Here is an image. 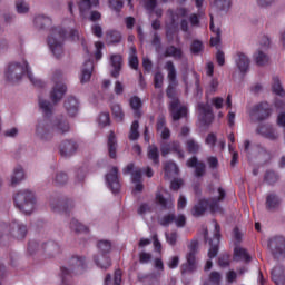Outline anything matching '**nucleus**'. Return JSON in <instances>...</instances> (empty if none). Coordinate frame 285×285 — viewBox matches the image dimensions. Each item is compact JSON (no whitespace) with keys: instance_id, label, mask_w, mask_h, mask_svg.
<instances>
[{"instance_id":"nucleus-1","label":"nucleus","mask_w":285,"mask_h":285,"mask_svg":"<svg viewBox=\"0 0 285 285\" xmlns=\"http://www.w3.org/2000/svg\"><path fill=\"white\" fill-rule=\"evenodd\" d=\"M40 112L42 119H38L35 127V135L41 141H50L55 135H66L70 132V122L63 116L52 117L53 106L50 100L39 98Z\"/></svg>"},{"instance_id":"nucleus-2","label":"nucleus","mask_w":285,"mask_h":285,"mask_svg":"<svg viewBox=\"0 0 285 285\" xmlns=\"http://www.w3.org/2000/svg\"><path fill=\"white\" fill-rule=\"evenodd\" d=\"M23 75H27L28 79L36 88H46V82L32 75L30 66L26 60L21 62H10L4 70V77L10 83H19V81L23 79Z\"/></svg>"},{"instance_id":"nucleus-3","label":"nucleus","mask_w":285,"mask_h":285,"mask_svg":"<svg viewBox=\"0 0 285 285\" xmlns=\"http://www.w3.org/2000/svg\"><path fill=\"white\" fill-rule=\"evenodd\" d=\"M165 68L168 72L167 77L170 83L167 89V96L171 99L169 104V112L173 121H179V119L188 115V107L181 105L179 99L173 97V86H177V70L175 69V65L173 61H167Z\"/></svg>"},{"instance_id":"nucleus-4","label":"nucleus","mask_w":285,"mask_h":285,"mask_svg":"<svg viewBox=\"0 0 285 285\" xmlns=\"http://www.w3.org/2000/svg\"><path fill=\"white\" fill-rule=\"evenodd\" d=\"M16 208H19L24 215H32L37 208V196L30 189H20L13 196Z\"/></svg>"},{"instance_id":"nucleus-5","label":"nucleus","mask_w":285,"mask_h":285,"mask_svg":"<svg viewBox=\"0 0 285 285\" xmlns=\"http://www.w3.org/2000/svg\"><path fill=\"white\" fill-rule=\"evenodd\" d=\"M66 31L61 27H51L47 39L50 52L59 59L63 56V41H66Z\"/></svg>"},{"instance_id":"nucleus-6","label":"nucleus","mask_w":285,"mask_h":285,"mask_svg":"<svg viewBox=\"0 0 285 285\" xmlns=\"http://www.w3.org/2000/svg\"><path fill=\"white\" fill-rule=\"evenodd\" d=\"M217 195V197L209 200H199V203L194 206L191 215H194V217H200V215H204V213H206L208 208L209 210H212V213H222V207L219 206V203L222 202V199H224V197H226V191H224V189L222 188H218Z\"/></svg>"},{"instance_id":"nucleus-7","label":"nucleus","mask_w":285,"mask_h":285,"mask_svg":"<svg viewBox=\"0 0 285 285\" xmlns=\"http://www.w3.org/2000/svg\"><path fill=\"white\" fill-rule=\"evenodd\" d=\"M10 235L16 239H24L28 235V227L17 220L10 224L2 223L0 225V242L1 239H10Z\"/></svg>"},{"instance_id":"nucleus-8","label":"nucleus","mask_w":285,"mask_h":285,"mask_svg":"<svg viewBox=\"0 0 285 285\" xmlns=\"http://www.w3.org/2000/svg\"><path fill=\"white\" fill-rule=\"evenodd\" d=\"M63 73L59 70L51 76V81L55 83L50 91V99L53 104H59L63 99V95L68 92V87L63 83Z\"/></svg>"},{"instance_id":"nucleus-9","label":"nucleus","mask_w":285,"mask_h":285,"mask_svg":"<svg viewBox=\"0 0 285 285\" xmlns=\"http://www.w3.org/2000/svg\"><path fill=\"white\" fill-rule=\"evenodd\" d=\"M97 246L101 255L94 257V262L98 268L107 271V268H110L112 265L110 257L108 256V253H110L112 248V243L109 240H99Z\"/></svg>"},{"instance_id":"nucleus-10","label":"nucleus","mask_w":285,"mask_h":285,"mask_svg":"<svg viewBox=\"0 0 285 285\" xmlns=\"http://www.w3.org/2000/svg\"><path fill=\"white\" fill-rule=\"evenodd\" d=\"M169 14L171 17V23L167 26V39L168 41H173V37L177 33V23L184 17H188V9L181 7L176 10H170Z\"/></svg>"},{"instance_id":"nucleus-11","label":"nucleus","mask_w":285,"mask_h":285,"mask_svg":"<svg viewBox=\"0 0 285 285\" xmlns=\"http://www.w3.org/2000/svg\"><path fill=\"white\" fill-rule=\"evenodd\" d=\"M248 115L252 121H263V119L271 117V105L268 102L255 105L248 110Z\"/></svg>"},{"instance_id":"nucleus-12","label":"nucleus","mask_w":285,"mask_h":285,"mask_svg":"<svg viewBox=\"0 0 285 285\" xmlns=\"http://www.w3.org/2000/svg\"><path fill=\"white\" fill-rule=\"evenodd\" d=\"M268 248L274 257H276L277 259H281V257H285L284 236H273L272 238H269Z\"/></svg>"},{"instance_id":"nucleus-13","label":"nucleus","mask_w":285,"mask_h":285,"mask_svg":"<svg viewBox=\"0 0 285 285\" xmlns=\"http://www.w3.org/2000/svg\"><path fill=\"white\" fill-rule=\"evenodd\" d=\"M189 253L187 254V264L183 265V273H193L197 268V263L195 262V255H197V249L199 248V242L191 240L189 246Z\"/></svg>"},{"instance_id":"nucleus-14","label":"nucleus","mask_w":285,"mask_h":285,"mask_svg":"<svg viewBox=\"0 0 285 285\" xmlns=\"http://www.w3.org/2000/svg\"><path fill=\"white\" fill-rule=\"evenodd\" d=\"M213 226H214V237L209 239V246H210L208 250L209 259L217 257V254L219 253L220 227H219V224H217L215 220H213Z\"/></svg>"},{"instance_id":"nucleus-15","label":"nucleus","mask_w":285,"mask_h":285,"mask_svg":"<svg viewBox=\"0 0 285 285\" xmlns=\"http://www.w3.org/2000/svg\"><path fill=\"white\" fill-rule=\"evenodd\" d=\"M106 184L108 188H110L111 193H119L121 183H119V169H117V167H112L106 175Z\"/></svg>"},{"instance_id":"nucleus-16","label":"nucleus","mask_w":285,"mask_h":285,"mask_svg":"<svg viewBox=\"0 0 285 285\" xmlns=\"http://www.w3.org/2000/svg\"><path fill=\"white\" fill-rule=\"evenodd\" d=\"M198 118L205 126L213 124V119H215V116L213 115V107L208 104L199 102Z\"/></svg>"},{"instance_id":"nucleus-17","label":"nucleus","mask_w":285,"mask_h":285,"mask_svg":"<svg viewBox=\"0 0 285 285\" xmlns=\"http://www.w3.org/2000/svg\"><path fill=\"white\" fill-rule=\"evenodd\" d=\"M175 223L177 228H184L186 226V216L175 214L165 215L163 218L159 219L160 226H170V224Z\"/></svg>"},{"instance_id":"nucleus-18","label":"nucleus","mask_w":285,"mask_h":285,"mask_svg":"<svg viewBox=\"0 0 285 285\" xmlns=\"http://www.w3.org/2000/svg\"><path fill=\"white\" fill-rule=\"evenodd\" d=\"M63 108L69 117L79 115V99L75 96H69L65 99Z\"/></svg>"},{"instance_id":"nucleus-19","label":"nucleus","mask_w":285,"mask_h":285,"mask_svg":"<svg viewBox=\"0 0 285 285\" xmlns=\"http://www.w3.org/2000/svg\"><path fill=\"white\" fill-rule=\"evenodd\" d=\"M257 134L265 139H269V141H275L279 137V132H277V129L273 125H259Z\"/></svg>"},{"instance_id":"nucleus-20","label":"nucleus","mask_w":285,"mask_h":285,"mask_svg":"<svg viewBox=\"0 0 285 285\" xmlns=\"http://www.w3.org/2000/svg\"><path fill=\"white\" fill-rule=\"evenodd\" d=\"M235 63L242 75H246L250 68V58L244 52H237L235 56Z\"/></svg>"},{"instance_id":"nucleus-21","label":"nucleus","mask_w":285,"mask_h":285,"mask_svg":"<svg viewBox=\"0 0 285 285\" xmlns=\"http://www.w3.org/2000/svg\"><path fill=\"white\" fill-rule=\"evenodd\" d=\"M50 206L53 213H60L61 215H70L72 208H75V202L72 200H67L66 203L59 202L56 205L55 200H51Z\"/></svg>"},{"instance_id":"nucleus-22","label":"nucleus","mask_w":285,"mask_h":285,"mask_svg":"<svg viewBox=\"0 0 285 285\" xmlns=\"http://www.w3.org/2000/svg\"><path fill=\"white\" fill-rule=\"evenodd\" d=\"M79 145L75 140H63L60 144V155L61 157H72L77 153Z\"/></svg>"},{"instance_id":"nucleus-23","label":"nucleus","mask_w":285,"mask_h":285,"mask_svg":"<svg viewBox=\"0 0 285 285\" xmlns=\"http://www.w3.org/2000/svg\"><path fill=\"white\" fill-rule=\"evenodd\" d=\"M190 28H199V16L191 13L189 16V22L186 19L180 20V30L190 35Z\"/></svg>"},{"instance_id":"nucleus-24","label":"nucleus","mask_w":285,"mask_h":285,"mask_svg":"<svg viewBox=\"0 0 285 285\" xmlns=\"http://www.w3.org/2000/svg\"><path fill=\"white\" fill-rule=\"evenodd\" d=\"M41 250L45 253L47 257H57L59 253H61V247L59 246L58 243L53 240H49L41 245Z\"/></svg>"},{"instance_id":"nucleus-25","label":"nucleus","mask_w":285,"mask_h":285,"mask_svg":"<svg viewBox=\"0 0 285 285\" xmlns=\"http://www.w3.org/2000/svg\"><path fill=\"white\" fill-rule=\"evenodd\" d=\"M163 157H166V155H169V153H176V155L184 159V150H181V145L177 141L171 142L169 145H163L160 147Z\"/></svg>"},{"instance_id":"nucleus-26","label":"nucleus","mask_w":285,"mask_h":285,"mask_svg":"<svg viewBox=\"0 0 285 285\" xmlns=\"http://www.w3.org/2000/svg\"><path fill=\"white\" fill-rule=\"evenodd\" d=\"M188 168H195L196 177H204L206 174V164L199 161L197 157H191L187 160Z\"/></svg>"},{"instance_id":"nucleus-27","label":"nucleus","mask_w":285,"mask_h":285,"mask_svg":"<svg viewBox=\"0 0 285 285\" xmlns=\"http://www.w3.org/2000/svg\"><path fill=\"white\" fill-rule=\"evenodd\" d=\"M33 26L37 30H46L52 26V18L46 14H37L33 18Z\"/></svg>"},{"instance_id":"nucleus-28","label":"nucleus","mask_w":285,"mask_h":285,"mask_svg":"<svg viewBox=\"0 0 285 285\" xmlns=\"http://www.w3.org/2000/svg\"><path fill=\"white\" fill-rule=\"evenodd\" d=\"M24 179L26 170L23 169V166L17 165L10 176L11 186H18V184H21Z\"/></svg>"},{"instance_id":"nucleus-29","label":"nucleus","mask_w":285,"mask_h":285,"mask_svg":"<svg viewBox=\"0 0 285 285\" xmlns=\"http://www.w3.org/2000/svg\"><path fill=\"white\" fill-rule=\"evenodd\" d=\"M95 69V65L92 60H86L80 75V83H88L90 81V77H92V70Z\"/></svg>"},{"instance_id":"nucleus-30","label":"nucleus","mask_w":285,"mask_h":285,"mask_svg":"<svg viewBox=\"0 0 285 285\" xmlns=\"http://www.w3.org/2000/svg\"><path fill=\"white\" fill-rule=\"evenodd\" d=\"M272 279L276 285L285 284V268L282 265H277L272 269Z\"/></svg>"},{"instance_id":"nucleus-31","label":"nucleus","mask_w":285,"mask_h":285,"mask_svg":"<svg viewBox=\"0 0 285 285\" xmlns=\"http://www.w3.org/2000/svg\"><path fill=\"white\" fill-rule=\"evenodd\" d=\"M157 134L161 139H170V129L166 126V118L160 116L157 120Z\"/></svg>"},{"instance_id":"nucleus-32","label":"nucleus","mask_w":285,"mask_h":285,"mask_svg":"<svg viewBox=\"0 0 285 285\" xmlns=\"http://www.w3.org/2000/svg\"><path fill=\"white\" fill-rule=\"evenodd\" d=\"M156 202L161 206L165 210H170V208H175V199L173 197H164V194L161 191L156 194Z\"/></svg>"},{"instance_id":"nucleus-33","label":"nucleus","mask_w":285,"mask_h":285,"mask_svg":"<svg viewBox=\"0 0 285 285\" xmlns=\"http://www.w3.org/2000/svg\"><path fill=\"white\" fill-rule=\"evenodd\" d=\"M107 147H108L109 157L111 159H116L118 145H117V136H115L114 131H110L108 136Z\"/></svg>"},{"instance_id":"nucleus-34","label":"nucleus","mask_w":285,"mask_h":285,"mask_svg":"<svg viewBox=\"0 0 285 285\" xmlns=\"http://www.w3.org/2000/svg\"><path fill=\"white\" fill-rule=\"evenodd\" d=\"M121 63H122V58L120 55H111L110 56V66L114 68L111 71V77H119V72H121Z\"/></svg>"},{"instance_id":"nucleus-35","label":"nucleus","mask_w":285,"mask_h":285,"mask_svg":"<svg viewBox=\"0 0 285 285\" xmlns=\"http://www.w3.org/2000/svg\"><path fill=\"white\" fill-rule=\"evenodd\" d=\"M282 206V198L276 194H268L266 197L267 210H277Z\"/></svg>"},{"instance_id":"nucleus-36","label":"nucleus","mask_w":285,"mask_h":285,"mask_svg":"<svg viewBox=\"0 0 285 285\" xmlns=\"http://www.w3.org/2000/svg\"><path fill=\"white\" fill-rule=\"evenodd\" d=\"M80 14L92 10V8H99V0H80L78 2Z\"/></svg>"},{"instance_id":"nucleus-37","label":"nucleus","mask_w":285,"mask_h":285,"mask_svg":"<svg viewBox=\"0 0 285 285\" xmlns=\"http://www.w3.org/2000/svg\"><path fill=\"white\" fill-rule=\"evenodd\" d=\"M213 20V14H210V30L215 35L210 38V46H219V41H222V32L219 31V28L215 27V22Z\"/></svg>"},{"instance_id":"nucleus-38","label":"nucleus","mask_w":285,"mask_h":285,"mask_svg":"<svg viewBox=\"0 0 285 285\" xmlns=\"http://www.w3.org/2000/svg\"><path fill=\"white\" fill-rule=\"evenodd\" d=\"M254 61L258 66H266V63H268V61H271V58L268 57L266 51H264L262 49H257L256 52L254 53Z\"/></svg>"},{"instance_id":"nucleus-39","label":"nucleus","mask_w":285,"mask_h":285,"mask_svg":"<svg viewBox=\"0 0 285 285\" xmlns=\"http://www.w3.org/2000/svg\"><path fill=\"white\" fill-rule=\"evenodd\" d=\"M179 173V168L177 167V164L173 161H167L165 164V177L167 179H170V177H175Z\"/></svg>"},{"instance_id":"nucleus-40","label":"nucleus","mask_w":285,"mask_h":285,"mask_svg":"<svg viewBox=\"0 0 285 285\" xmlns=\"http://www.w3.org/2000/svg\"><path fill=\"white\" fill-rule=\"evenodd\" d=\"M111 114H112L114 119L118 124H121V121H124L125 114H124V109L121 108V105L114 104L111 106Z\"/></svg>"},{"instance_id":"nucleus-41","label":"nucleus","mask_w":285,"mask_h":285,"mask_svg":"<svg viewBox=\"0 0 285 285\" xmlns=\"http://www.w3.org/2000/svg\"><path fill=\"white\" fill-rule=\"evenodd\" d=\"M186 148L191 155H197L202 150V145L194 138H188L186 141Z\"/></svg>"},{"instance_id":"nucleus-42","label":"nucleus","mask_w":285,"mask_h":285,"mask_svg":"<svg viewBox=\"0 0 285 285\" xmlns=\"http://www.w3.org/2000/svg\"><path fill=\"white\" fill-rule=\"evenodd\" d=\"M272 90L274 95H277V97H285V90L284 87H282V82L278 77L273 78Z\"/></svg>"},{"instance_id":"nucleus-43","label":"nucleus","mask_w":285,"mask_h":285,"mask_svg":"<svg viewBox=\"0 0 285 285\" xmlns=\"http://www.w3.org/2000/svg\"><path fill=\"white\" fill-rule=\"evenodd\" d=\"M129 66L132 70L139 68V59L137 58V48L130 47L129 49Z\"/></svg>"},{"instance_id":"nucleus-44","label":"nucleus","mask_w":285,"mask_h":285,"mask_svg":"<svg viewBox=\"0 0 285 285\" xmlns=\"http://www.w3.org/2000/svg\"><path fill=\"white\" fill-rule=\"evenodd\" d=\"M16 10L18 14H28L30 12V3L26 2V0H17Z\"/></svg>"},{"instance_id":"nucleus-45","label":"nucleus","mask_w":285,"mask_h":285,"mask_svg":"<svg viewBox=\"0 0 285 285\" xmlns=\"http://www.w3.org/2000/svg\"><path fill=\"white\" fill-rule=\"evenodd\" d=\"M234 255H235V257L240 259V262H250V255L248 254V252L245 248L235 247Z\"/></svg>"},{"instance_id":"nucleus-46","label":"nucleus","mask_w":285,"mask_h":285,"mask_svg":"<svg viewBox=\"0 0 285 285\" xmlns=\"http://www.w3.org/2000/svg\"><path fill=\"white\" fill-rule=\"evenodd\" d=\"M215 6L220 12H228L233 8V0H216Z\"/></svg>"},{"instance_id":"nucleus-47","label":"nucleus","mask_w":285,"mask_h":285,"mask_svg":"<svg viewBox=\"0 0 285 285\" xmlns=\"http://www.w3.org/2000/svg\"><path fill=\"white\" fill-rule=\"evenodd\" d=\"M183 52L181 49L170 46L165 51V57H173L174 59H181Z\"/></svg>"},{"instance_id":"nucleus-48","label":"nucleus","mask_w":285,"mask_h":285,"mask_svg":"<svg viewBox=\"0 0 285 285\" xmlns=\"http://www.w3.org/2000/svg\"><path fill=\"white\" fill-rule=\"evenodd\" d=\"M70 228L71 230H73L75 233H88V227L83 224H81L79 220L77 219H72L70 222Z\"/></svg>"},{"instance_id":"nucleus-49","label":"nucleus","mask_w":285,"mask_h":285,"mask_svg":"<svg viewBox=\"0 0 285 285\" xmlns=\"http://www.w3.org/2000/svg\"><path fill=\"white\" fill-rule=\"evenodd\" d=\"M130 106L136 117H141V111L139 110L141 108V99H139V97H132L130 99Z\"/></svg>"},{"instance_id":"nucleus-50","label":"nucleus","mask_w":285,"mask_h":285,"mask_svg":"<svg viewBox=\"0 0 285 285\" xmlns=\"http://www.w3.org/2000/svg\"><path fill=\"white\" fill-rule=\"evenodd\" d=\"M148 157L154 164H159V149L157 146L151 145L148 148Z\"/></svg>"},{"instance_id":"nucleus-51","label":"nucleus","mask_w":285,"mask_h":285,"mask_svg":"<svg viewBox=\"0 0 285 285\" xmlns=\"http://www.w3.org/2000/svg\"><path fill=\"white\" fill-rule=\"evenodd\" d=\"M219 282H222V274L219 272H212L204 285H219Z\"/></svg>"},{"instance_id":"nucleus-52","label":"nucleus","mask_w":285,"mask_h":285,"mask_svg":"<svg viewBox=\"0 0 285 285\" xmlns=\"http://www.w3.org/2000/svg\"><path fill=\"white\" fill-rule=\"evenodd\" d=\"M129 139L131 141H136V139H139V121H137V120H135L131 124Z\"/></svg>"},{"instance_id":"nucleus-53","label":"nucleus","mask_w":285,"mask_h":285,"mask_svg":"<svg viewBox=\"0 0 285 285\" xmlns=\"http://www.w3.org/2000/svg\"><path fill=\"white\" fill-rule=\"evenodd\" d=\"M265 181L266 184H269V186H273V184H277V181H279V175L275 171L268 170L265 174Z\"/></svg>"},{"instance_id":"nucleus-54","label":"nucleus","mask_w":285,"mask_h":285,"mask_svg":"<svg viewBox=\"0 0 285 285\" xmlns=\"http://www.w3.org/2000/svg\"><path fill=\"white\" fill-rule=\"evenodd\" d=\"M53 184L56 186H63V184H68V174L62 173V171H59L58 174H56Z\"/></svg>"},{"instance_id":"nucleus-55","label":"nucleus","mask_w":285,"mask_h":285,"mask_svg":"<svg viewBox=\"0 0 285 285\" xmlns=\"http://www.w3.org/2000/svg\"><path fill=\"white\" fill-rule=\"evenodd\" d=\"M219 88V80L217 78H213L207 87L208 95H215Z\"/></svg>"},{"instance_id":"nucleus-56","label":"nucleus","mask_w":285,"mask_h":285,"mask_svg":"<svg viewBox=\"0 0 285 285\" xmlns=\"http://www.w3.org/2000/svg\"><path fill=\"white\" fill-rule=\"evenodd\" d=\"M275 3V0H256V6H258L262 10H268Z\"/></svg>"},{"instance_id":"nucleus-57","label":"nucleus","mask_w":285,"mask_h":285,"mask_svg":"<svg viewBox=\"0 0 285 285\" xmlns=\"http://www.w3.org/2000/svg\"><path fill=\"white\" fill-rule=\"evenodd\" d=\"M98 124L99 126H108L110 124V114L108 112L100 114L98 118Z\"/></svg>"},{"instance_id":"nucleus-58","label":"nucleus","mask_w":285,"mask_h":285,"mask_svg":"<svg viewBox=\"0 0 285 285\" xmlns=\"http://www.w3.org/2000/svg\"><path fill=\"white\" fill-rule=\"evenodd\" d=\"M190 50L194 55H198V52H202V50H204V45L202 43V41L196 40L191 43Z\"/></svg>"},{"instance_id":"nucleus-59","label":"nucleus","mask_w":285,"mask_h":285,"mask_svg":"<svg viewBox=\"0 0 285 285\" xmlns=\"http://www.w3.org/2000/svg\"><path fill=\"white\" fill-rule=\"evenodd\" d=\"M218 264L222 268H226V266H228L230 264V255L224 254V255L219 256Z\"/></svg>"},{"instance_id":"nucleus-60","label":"nucleus","mask_w":285,"mask_h":285,"mask_svg":"<svg viewBox=\"0 0 285 285\" xmlns=\"http://www.w3.org/2000/svg\"><path fill=\"white\" fill-rule=\"evenodd\" d=\"M95 48H96L95 59H96V61H99V59H101V57H104L101 53V50H104V42H100V41L96 42Z\"/></svg>"},{"instance_id":"nucleus-61","label":"nucleus","mask_w":285,"mask_h":285,"mask_svg":"<svg viewBox=\"0 0 285 285\" xmlns=\"http://www.w3.org/2000/svg\"><path fill=\"white\" fill-rule=\"evenodd\" d=\"M109 7L111 10H116V12H119L124 8V2L121 0H109Z\"/></svg>"},{"instance_id":"nucleus-62","label":"nucleus","mask_w":285,"mask_h":285,"mask_svg":"<svg viewBox=\"0 0 285 285\" xmlns=\"http://www.w3.org/2000/svg\"><path fill=\"white\" fill-rule=\"evenodd\" d=\"M205 144L209 146V148H215V145L217 144V136L215 134H209L205 139Z\"/></svg>"},{"instance_id":"nucleus-63","label":"nucleus","mask_w":285,"mask_h":285,"mask_svg":"<svg viewBox=\"0 0 285 285\" xmlns=\"http://www.w3.org/2000/svg\"><path fill=\"white\" fill-rule=\"evenodd\" d=\"M109 39L111 43H119V41H121V32L119 31L109 32Z\"/></svg>"},{"instance_id":"nucleus-64","label":"nucleus","mask_w":285,"mask_h":285,"mask_svg":"<svg viewBox=\"0 0 285 285\" xmlns=\"http://www.w3.org/2000/svg\"><path fill=\"white\" fill-rule=\"evenodd\" d=\"M155 88H161L164 83V73L157 72L154 77Z\"/></svg>"}]
</instances>
